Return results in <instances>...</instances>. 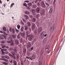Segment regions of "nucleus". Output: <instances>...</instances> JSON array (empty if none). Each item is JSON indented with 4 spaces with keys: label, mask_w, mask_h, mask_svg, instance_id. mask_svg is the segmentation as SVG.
<instances>
[{
    "label": "nucleus",
    "mask_w": 65,
    "mask_h": 65,
    "mask_svg": "<svg viewBox=\"0 0 65 65\" xmlns=\"http://www.w3.org/2000/svg\"><path fill=\"white\" fill-rule=\"evenodd\" d=\"M35 57V55H32L31 56V57H29V59L31 60V61H33V59H34ZM32 58L33 59H32Z\"/></svg>",
    "instance_id": "obj_1"
},
{
    "label": "nucleus",
    "mask_w": 65,
    "mask_h": 65,
    "mask_svg": "<svg viewBox=\"0 0 65 65\" xmlns=\"http://www.w3.org/2000/svg\"><path fill=\"white\" fill-rule=\"evenodd\" d=\"M41 5L42 7L44 8H45L46 6H45V4H44V2H41Z\"/></svg>",
    "instance_id": "obj_2"
},
{
    "label": "nucleus",
    "mask_w": 65,
    "mask_h": 65,
    "mask_svg": "<svg viewBox=\"0 0 65 65\" xmlns=\"http://www.w3.org/2000/svg\"><path fill=\"white\" fill-rule=\"evenodd\" d=\"M45 10L44 9H42V10L41 11V14H44V13H45Z\"/></svg>",
    "instance_id": "obj_3"
},
{
    "label": "nucleus",
    "mask_w": 65,
    "mask_h": 65,
    "mask_svg": "<svg viewBox=\"0 0 65 65\" xmlns=\"http://www.w3.org/2000/svg\"><path fill=\"white\" fill-rule=\"evenodd\" d=\"M44 52V50H43V48H41V55L42 56L43 54V53Z\"/></svg>",
    "instance_id": "obj_4"
},
{
    "label": "nucleus",
    "mask_w": 65,
    "mask_h": 65,
    "mask_svg": "<svg viewBox=\"0 0 65 65\" xmlns=\"http://www.w3.org/2000/svg\"><path fill=\"white\" fill-rule=\"evenodd\" d=\"M15 44H16L17 45H18L20 44V43H19L18 40H15Z\"/></svg>",
    "instance_id": "obj_5"
},
{
    "label": "nucleus",
    "mask_w": 65,
    "mask_h": 65,
    "mask_svg": "<svg viewBox=\"0 0 65 65\" xmlns=\"http://www.w3.org/2000/svg\"><path fill=\"white\" fill-rule=\"evenodd\" d=\"M31 28L32 29H35V24L32 23Z\"/></svg>",
    "instance_id": "obj_6"
},
{
    "label": "nucleus",
    "mask_w": 65,
    "mask_h": 65,
    "mask_svg": "<svg viewBox=\"0 0 65 65\" xmlns=\"http://www.w3.org/2000/svg\"><path fill=\"white\" fill-rule=\"evenodd\" d=\"M20 34L21 37H22L23 38H24L25 36V34L24 33L20 32Z\"/></svg>",
    "instance_id": "obj_7"
},
{
    "label": "nucleus",
    "mask_w": 65,
    "mask_h": 65,
    "mask_svg": "<svg viewBox=\"0 0 65 65\" xmlns=\"http://www.w3.org/2000/svg\"><path fill=\"white\" fill-rule=\"evenodd\" d=\"M26 47L27 48H29L31 47V44L30 43H29L27 44L26 45Z\"/></svg>",
    "instance_id": "obj_8"
},
{
    "label": "nucleus",
    "mask_w": 65,
    "mask_h": 65,
    "mask_svg": "<svg viewBox=\"0 0 65 65\" xmlns=\"http://www.w3.org/2000/svg\"><path fill=\"white\" fill-rule=\"evenodd\" d=\"M37 5H36V4L35 5H32V8H36V7H37Z\"/></svg>",
    "instance_id": "obj_9"
},
{
    "label": "nucleus",
    "mask_w": 65,
    "mask_h": 65,
    "mask_svg": "<svg viewBox=\"0 0 65 65\" xmlns=\"http://www.w3.org/2000/svg\"><path fill=\"white\" fill-rule=\"evenodd\" d=\"M54 27H51L50 28V30L51 31H53V30H54Z\"/></svg>",
    "instance_id": "obj_10"
},
{
    "label": "nucleus",
    "mask_w": 65,
    "mask_h": 65,
    "mask_svg": "<svg viewBox=\"0 0 65 65\" xmlns=\"http://www.w3.org/2000/svg\"><path fill=\"white\" fill-rule=\"evenodd\" d=\"M44 34H43V32H42L40 36L42 38L43 37V36H44Z\"/></svg>",
    "instance_id": "obj_11"
},
{
    "label": "nucleus",
    "mask_w": 65,
    "mask_h": 65,
    "mask_svg": "<svg viewBox=\"0 0 65 65\" xmlns=\"http://www.w3.org/2000/svg\"><path fill=\"white\" fill-rule=\"evenodd\" d=\"M13 64L14 65H17V62L15 60H14L13 61Z\"/></svg>",
    "instance_id": "obj_12"
},
{
    "label": "nucleus",
    "mask_w": 65,
    "mask_h": 65,
    "mask_svg": "<svg viewBox=\"0 0 65 65\" xmlns=\"http://www.w3.org/2000/svg\"><path fill=\"white\" fill-rule=\"evenodd\" d=\"M25 13L26 14H30V12H29L27 11H25Z\"/></svg>",
    "instance_id": "obj_13"
},
{
    "label": "nucleus",
    "mask_w": 65,
    "mask_h": 65,
    "mask_svg": "<svg viewBox=\"0 0 65 65\" xmlns=\"http://www.w3.org/2000/svg\"><path fill=\"white\" fill-rule=\"evenodd\" d=\"M42 65V62L41 61H39L38 63V65Z\"/></svg>",
    "instance_id": "obj_14"
},
{
    "label": "nucleus",
    "mask_w": 65,
    "mask_h": 65,
    "mask_svg": "<svg viewBox=\"0 0 65 65\" xmlns=\"http://www.w3.org/2000/svg\"><path fill=\"white\" fill-rule=\"evenodd\" d=\"M24 17L26 19H29V17H28V15H24Z\"/></svg>",
    "instance_id": "obj_15"
},
{
    "label": "nucleus",
    "mask_w": 65,
    "mask_h": 65,
    "mask_svg": "<svg viewBox=\"0 0 65 65\" xmlns=\"http://www.w3.org/2000/svg\"><path fill=\"white\" fill-rule=\"evenodd\" d=\"M36 11L38 12H39V11H40V8H39L38 7L36 9Z\"/></svg>",
    "instance_id": "obj_16"
},
{
    "label": "nucleus",
    "mask_w": 65,
    "mask_h": 65,
    "mask_svg": "<svg viewBox=\"0 0 65 65\" xmlns=\"http://www.w3.org/2000/svg\"><path fill=\"white\" fill-rule=\"evenodd\" d=\"M5 57L6 59H10V58L9 56H7L6 55H5Z\"/></svg>",
    "instance_id": "obj_17"
},
{
    "label": "nucleus",
    "mask_w": 65,
    "mask_h": 65,
    "mask_svg": "<svg viewBox=\"0 0 65 65\" xmlns=\"http://www.w3.org/2000/svg\"><path fill=\"white\" fill-rule=\"evenodd\" d=\"M32 13H33L34 14H36V13H35V9H32Z\"/></svg>",
    "instance_id": "obj_18"
},
{
    "label": "nucleus",
    "mask_w": 65,
    "mask_h": 65,
    "mask_svg": "<svg viewBox=\"0 0 65 65\" xmlns=\"http://www.w3.org/2000/svg\"><path fill=\"white\" fill-rule=\"evenodd\" d=\"M12 42V38H11V40H10V41H7V43H10V42Z\"/></svg>",
    "instance_id": "obj_19"
},
{
    "label": "nucleus",
    "mask_w": 65,
    "mask_h": 65,
    "mask_svg": "<svg viewBox=\"0 0 65 65\" xmlns=\"http://www.w3.org/2000/svg\"><path fill=\"white\" fill-rule=\"evenodd\" d=\"M52 12H53V10H52V9L51 8L50 9L49 12L50 13H52Z\"/></svg>",
    "instance_id": "obj_20"
},
{
    "label": "nucleus",
    "mask_w": 65,
    "mask_h": 65,
    "mask_svg": "<svg viewBox=\"0 0 65 65\" xmlns=\"http://www.w3.org/2000/svg\"><path fill=\"white\" fill-rule=\"evenodd\" d=\"M3 30L5 31H6V28L5 27H3Z\"/></svg>",
    "instance_id": "obj_21"
},
{
    "label": "nucleus",
    "mask_w": 65,
    "mask_h": 65,
    "mask_svg": "<svg viewBox=\"0 0 65 65\" xmlns=\"http://www.w3.org/2000/svg\"><path fill=\"white\" fill-rule=\"evenodd\" d=\"M3 60L4 61H5V62H8V60L5 58L3 59Z\"/></svg>",
    "instance_id": "obj_22"
},
{
    "label": "nucleus",
    "mask_w": 65,
    "mask_h": 65,
    "mask_svg": "<svg viewBox=\"0 0 65 65\" xmlns=\"http://www.w3.org/2000/svg\"><path fill=\"white\" fill-rule=\"evenodd\" d=\"M24 31V27H22L21 29V32H23Z\"/></svg>",
    "instance_id": "obj_23"
},
{
    "label": "nucleus",
    "mask_w": 65,
    "mask_h": 65,
    "mask_svg": "<svg viewBox=\"0 0 65 65\" xmlns=\"http://www.w3.org/2000/svg\"><path fill=\"white\" fill-rule=\"evenodd\" d=\"M36 21V19L35 18H33L32 19V21L33 22H35Z\"/></svg>",
    "instance_id": "obj_24"
},
{
    "label": "nucleus",
    "mask_w": 65,
    "mask_h": 65,
    "mask_svg": "<svg viewBox=\"0 0 65 65\" xmlns=\"http://www.w3.org/2000/svg\"><path fill=\"white\" fill-rule=\"evenodd\" d=\"M23 6H25V7H27V5L26 3H24L23 4Z\"/></svg>",
    "instance_id": "obj_25"
},
{
    "label": "nucleus",
    "mask_w": 65,
    "mask_h": 65,
    "mask_svg": "<svg viewBox=\"0 0 65 65\" xmlns=\"http://www.w3.org/2000/svg\"><path fill=\"white\" fill-rule=\"evenodd\" d=\"M50 48V46H47L45 48V50H48Z\"/></svg>",
    "instance_id": "obj_26"
},
{
    "label": "nucleus",
    "mask_w": 65,
    "mask_h": 65,
    "mask_svg": "<svg viewBox=\"0 0 65 65\" xmlns=\"http://www.w3.org/2000/svg\"><path fill=\"white\" fill-rule=\"evenodd\" d=\"M14 51L15 53H17L18 51L17 50V48H15L14 50Z\"/></svg>",
    "instance_id": "obj_27"
},
{
    "label": "nucleus",
    "mask_w": 65,
    "mask_h": 65,
    "mask_svg": "<svg viewBox=\"0 0 65 65\" xmlns=\"http://www.w3.org/2000/svg\"><path fill=\"white\" fill-rule=\"evenodd\" d=\"M3 64H4L5 65H8V63L6 62H3Z\"/></svg>",
    "instance_id": "obj_28"
},
{
    "label": "nucleus",
    "mask_w": 65,
    "mask_h": 65,
    "mask_svg": "<svg viewBox=\"0 0 65 65\" xmlns=\"http://www.w3.org/2000/svg\"><path fill=\"white\" fill-rule=\"evenodd\" d=\"M12 38H15V35H12Z\"/></svg>",
    "instance_id": "obj_29"
},
{
    "label": "nucleus",
    "mask_w": 65,
    "mask_h": 65,
    "mask_svg": "<svg viewBox=\"0 0 65 65\" xmlns=\"http://www.w3.org/2000/svg\"><path fill=\"white\" fill-rule=\"evenodd\" d=\"M28 5H29V6H32V3H28Z\"/></svg>",
    "instance_id": "obj_30"
},
{
    "label": "nucleus",
    "mask_w": 65,
    "mask_h": 65,
    "mask_svg": "<svg viewBox=\"0 0 65 65\" xmlns=\"http://www.w3.org/2000/svg\"><path fill=\"white\" fill-rule=\"evenodd\" d=\"M33 38V36H31L29 38L30 40H31Z\"/></svg>",
    "instance_id": "obj_31"
},
{
    "label": "nucleus",
    "mask_w": 65,
    "mask_h": 65,
    "mask_svg": "<svg viewBox=\"0 0 65 65\" xmlns=\"http://www.w3.org/2000/svg\"><path fill=\"white\" fill-rule=\"evenodd\" d=\"M27 24L28 25V27H29L31 25V23L30 22H28L27 23Z\"/></svg>",
    "instance_id": "obj_32"
},
{
    "label": "nucleus",
    "mask_w": 65,
    "mask_h": 65,
    "mask_svg": "<svg viewBox=\"0 0 65 65\" xmlns=\"http://www.w3.org/2000/svg\"><path fill=\"white\" fill-rule=\"evenodd\" d=\"M23 52L24 53H26V49H24L23 50Z\"/></svg>",
    "instance_id": "obj_33"
},
{
    "label": "nucleus",
    "mask_w": 65,
    "mask_h": 65,
    "mask_svg": "<svg viewBox=\"0 0 65 65\" xmlns=\"http://www.w3.org/2000/svg\"><path fill=\"white\" fill-rule=\"evenodd\" d=\"M41 31V27H40L38 29V31L39 32H40Z\"/></svg>",
    "instance_id": "obj_34"
},
{
    "label": "nucleus",
    "mask_w": 65,
    "mask_h": 65,
    "mask_svg": "<svg viewBox=\"0 0 65 65\" xmlns=\"http://www.w3.org/2000/svg\"><path fill=\"white\" fill-rule=\"evenodd\" d=\"M28 29V27L27 26H25V30L26 31H27V30Z\"/></svg>",
    "instance_id": "obj_35"
},
{
    "label": "nucleus",
    "mask_w": 65,
    "mask_h": 65,
    "mask_svg": "<svg viewBox=\"0 0 65 65\" xmlns=\"http://www.w3.org/2000/svg\"><path fill=\"white\" fill-rule=\"evenodd\" d=\"M9 56L10 57H12L13 56H12V54H11L10 53H9Z\"/></svg>",
    "instance_id": "obj_36"
},
{
    "label": "nucleus",
    "mask_w": 65,
    "mask_h": 65,
    "mask_svg": "<svg viewBox=\"0 0 65 65\" xmlns=\"http://www.w3.org/2000/svg\"><path fill=\"white\" fill-rule=\"evenodd\" d=\"M2 50L1 51V52H2V55H4V51H3Z\"/></svg>",
    "instance_id": "obj_37"
},
{
    "label": "nucleus",
    "mask_w": 65,
    "mask_h": 65,
    "mask_svg": "<svg viewBox=\"0 0 65 65\" xmlns=\"http://www.w3.org/2000/svg\"><path fill=\"white\" fill-rule=\"evenodd\" d=\"M20 42H23V38L20 39Z\"/></svg>",
    "instance_id": "obj_38"
},
{
    "label": "nucleus",
    "mask_w": 65,
    "mask_h": 65,
    "mask_svg": "<svg viewBox=\"0 0 65 65\" xmlns=\"http://www.w3.org/2000/svg\"><path fill=\"white\" fill-rule=\"evenodd\" d=\"M10 45L11 46H13L14 45V43H11Z\"/></svg>",
    "instance_id": "obj_39"
},
{
    "label": "nucleus",
    "mask_w": 65,
    "mask_h": 65,
    "mask_svg": "<svg viewBox=\"0 0 65 65\" xmlns=\"http://www.w3.org/2000/svg\"><path fill=\"white\" fill-rule=\"evenodd\" d=\"M12 33L13 34H14V29H12Z\"/></svg>",
    "instance_id": "obj_40"
},
{
    "label": "nucleus",
    "mask_w": 65,
    "mask_h": 65,
    "mask_svg": "<svg viewBox=\"0 0 65 65\" xmlns=\"http://www.w3.org/2000/svg\"><path fill=\"white\" fill-rule=\"evenodd\" d=\"M17 27L18 29H20V27H21L19 25H17Z\"/></svg>",
    "instance_id": "obj_41"
},
{
    "label": "nucleus",
    "mask_w": 65,
    "mask_h": 65,
    "mask_svg": "<svg viewBox=\"0 0 65 65\" xmlns=\"http://www.w3.org/2000/svg\"><path fill=\"white\" fill-rule=\"evenodd\" d=\"M45 4L46 5H47V6H50V4H48V3H46L45 2Z\"/></svg>",
    "instance_id": "obj_42"
},
{
    "label": "nucleus",
    "mask_w": 65,
    "mask_h": 65,
    "mask_svg": "<svg viewBox=\"0 0 65 65\" xmlns=\"http://www.w3.org/2000/svg\"><path fill=\"white\" fill-rule=\"evenodd\" d=\"M34 1L36 3H37L38 2V0H34Z\"/></svg>",
    "instance_id": "obj_43"
},
{
    "label": "nucleus",
    "mask_w": 65,
    "mask_h": 65,
    "mask_svg": "<svg viewBox=\"0 0 65 65\" xmlns=\"http://www.w3.org/2000/svg\"><path fill=\"white\" fill-rule=\"evenodd\" d=\"M12 53L13 55H15V53L14 52H12Z\"/></svg>",
    "instance_id": "obj_44"
},
{
    "label": "nucleus",
    "mask_w": 65,
    "mask_h": 65,
    "mask_svg": "<svg viewBox=\"0 0 65 65\" xmlns=\"http://www.w3.org/2000/svg\"><path fill=\"white\" fill-rule=\"evenodd\" d=\"M21 24H22V25H24V22H23V21H21Z\"/></svg>",
    "instance_id": "obj_45"
},
{
    "label": "nucleus",
    "mask_w": 65,
    "mask_h": 65,
    "mask_svg": "<svg viewBox=\"0 0 65 65\" xmlns=\"http://www.w3.org/2000/svg\"><path fill=\"white\" fill-rule=\"evenodd\" d=\"M26 9H30V8L28 6L26 8Z\"/></svg>",
    "instance_id": "obj_46"
},
{
    "label": "nucleus",
    "mask_w": 65,
    "mask_h": 65,
    "mask_svg": "<svg viewBox=\"0 0 65 65\" xmlns=\"http://www.w3.org/2000/svg\"><path fill=\"white\" fill-rule=\"evenodd\" d=\"M14 3H13L11 5L10 7H12V6L13 5H14Z\"/></svg>",
    "instance_id": "obj_47"
},
{
    "label": "nucleus",
    "mask_w": 65,
    "mask_h": 65,
    "mask_svg": "<svg viewBox=\"0 0 65 65\" xmlns=\"http://www.w3.org/2000/svg\"><path fill=\"white\" fill-rule=\"evenodd\" d=\"M34 33L35 35H36L37 34V32H36V31H34Z\"/></svg>",
    "instance_id": "obj_48"
},
{
    "label": "nucleus",
    "mask_w": 65,
    "mask_h": 65,
    "mask_svg": "<svg viewBox=\"0 0 65 65\" xmlns=\"http://www.w3.org/2000/svg\"><path fill=\"white\" fill-rule=\"evenodd\" d=\"M15 30L17 32V33H18L19 32V30L17 29H15Z\"/></svg>",
    "instance_id": "obj_49"
},
{
    "label": "nucleus",
    "mask_w": 65,
    "mask_h": 65,
    "mask_svg": "<svg viewBox=\"0 0 65 65\" xmlns=\"http://www.w3.org/2000/svg\"><path fill=\"white\" fill-rule=\"evenodd\" d=\"M29 31H27L26 32V34H29Z\"/></svg>",
    "instance_id": "obj_50"
},
{
    "label": "nucleus",
    "mask_w": 65,
    "mask_h": 65,
    "mask_svg": "<svg viewBox=\"0 0 65 65\" xmlns=\"http://www.w3.org/2000/svg\"><path fill=\"white\" fill-rule=\"evenodd\" d=\"M2 50L3 51H7V49H2Z\"/></svg>",
    "instance_id": "obj_51"
},
{
    "label": "nucleus",
    "mask_w": 65,
    "mask_h": 65,
    "mask_svg": "<svg viewBox=\"0 0 65 65\" xmlns=\"http://www.w3.org/2000/svg\"><path fill=\"white\" fill-rule=\"evenodd\" d=\"M10 31L11 32L12 31V28H10L9 29Z\"/></svg>",
    "instance_id": "obj_52"
},
{
    "label": "nucleus",
    "mask_w": 65,
    "mask_h": 65,
    "mask_svg": "<svg viewBox=\"0 0 65 65\" xmlns=\"http://www.w3.org/2000/svg\"><path fill=\"white\" fill-rule=\"evenodd\" d=\"M4 47H5V45H3L2 47V48H4Z\"/></svg>",
    "instance_id": "obj_53"
},
{
    "label": "nucleus",
    "mask_w": 65,
    "mask_h": 65,
    "mask_svg": "<svg viewBox=\"0 0 65 65\" xmlns=\"http://www.w3.org/2000/svg\"><path fill=\"white\" fill-rule=\"evenodd\" d=\"M17 38L18 39L20 38V36L19 35H18L17 36Z\"/></svg>",
    "instance_id": "obj_54"
},
{
    "label": "nucleus",
    "mask_w": 65,
    "mask_h": 65,
    "mask_svg": "<svg viewBox=\"0 0 65 65\" xmlns=\"http://www.w3.org/2000/svg\"><path fill=\"white\" fill-rule=\"evenodd\" d=\"M1 43H5V42L4 41H1Z\"/></svg>",
    "instance_id": "obj_55"
},
{
    "label": "nucleus",
    "mask_w": 65,
    "mask_h": 65,
    "mask_svg": "<svg viewBox=\"0 0 65 65\" xmlns=\"http://www.w3.org/2000/svg\"><path fill=\"white\" fill-rule=\"evenodd\" d=\"M3 37L4 38H5V39H6V36H5L4 35L3 36Z\"/></svg>",
    "instance_id": "obj_56"
},
{
    "label": "nucleus",
    "mask_w": 65,
    "mask_h": 65,
    "mask_svg": "<svg viewBox=\"0 0 65 65\" xmlns=\"http://www.w3.org/2000/svg\"><path fill=\"white\" fill-rule=\"evenodd\" d=\"M26 35L27 36V37H29V36H30V35Z\"/></svg>",
    "instance_id": "obj_57"
},
{
    "label": "nucleus",
    "mask_w": 65,
    "mask_h": 65,
    "mask_svg": "<svg viewBox=\"0 0 65 65\" xmlns=\"http://www.w3.org/2000/svg\"><path fill=\"white\" fill-rule=\"evenodd\" d=\"M24 2H27V3H29V1H25Z\"/></svg>",
    "instance_id": "obj_58"
},
{
    "label": "nucleus",
    "mask_w": 65,
    "mask_h": 65,
    "mask_svg": "<svg viewBox=\"0 0 65 65\" xmlns=\"http://www.w3.org/2000/svg\"><path fill=\"white\" fill-rule=\"evenodd\" d=\"M23 21L24 22V23H26V21L25 20H24V19H23Z\"/></svg>",
    "instance_id": "obj_59"
},
{
    "label": "nucleus",
    "mask_w": 65,
    "mask_h": 65,
    "mask_svg": "<svg viewBox=\"0 0 65 65\" xmlns=\"http://www.w3.org/2000/svg\"><path fill=\"white\" fill-rule=\"evenodd\" d=\"M16 57L17 58V59H18L19 58V56L18 55H17Z\"/></svg>",
    "instance_id": "obj_60"
},
{
    "label": "nucleus",
    "mask_w": 65,
    "mask_h": 65,
    "mask_svg": "<svg viewBox=\"0 0 65 65\" xmlns=\"http://www.w3.org/2000/svg\"><path fill=\"white\" fill-rule=\"evenodd\" d=\"M39 14H38L37 15V18H38V17H39Z\"/></svg>",
    "instance_id": "obj_61"
},
{
    "label": "nucleus",
    "mask_w": 65,
    "mask_h": 65,
    "mask_svg": "<svg viewBox=\"0 0 65 65\" xmlns=\"http://www.w3.org/2000/svg\"><path fill=\"white\" fill-rule=\"evenodd\" d=\"M30 49L31 50H33V46H32L31 48Z\"/></svg>",
    "instance_id": "obj_62"
},
{
    "label": "nucleus",
    "mask_w": 65,
    "mask_h": 65,
    "mask_svg": "<svg viewBox=\"0 0 65 65\" xmlns=\"http://www.w3.org/2000/svg\"><path fill=\"white\" fill-rule=\"evenodd\" d=\"M10 62L11 63H12V60H10Z\"/></svg>",
    "instance_id": "obj_63"
},
{
    "label": "nucleus",
    "mask_w": 65,
    "mask_h": 65,
    "mask_svg": "<svg viewBox=\"0 0 65 65\" xmlns=\"http://www.w3.org/2000/svg\"><path fill=\"white\" fill-rule=\"evenodd\" d=\"M21 65H23V61H22L21 62Z\"/></svg>",
    "instance_id": "obj_64"
}]
</instances>
